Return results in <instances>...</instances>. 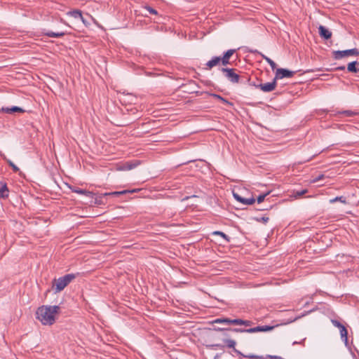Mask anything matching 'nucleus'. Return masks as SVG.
Segmentation results:
<instances>
[{"mask_svg": "<svg viewBox=\"0 0 359 359\" xmlns=\"http://www.w3.org/2000/svg\"><path fill=\"white\" fill-rule=\"evenodd\" d=\"M60 309L58 306H41L36 312V318L44 325H52L55 322Z\"/></svg>", "mask_w": 359, "mask_h": 359, "instance_id": "obj_1", "label": "nucleus"}, {"mask_svg": "<svg viewBox=\"0 0 359 359\" xmlns=\"http://www.w3.org/2000/svg\"><path fill=\"white\" fill-rule=\"evenodd\" d=\"M76 275L73 273L67 274L58 279L54 280V284L53 286V290L55 292H59L64 290L74 278Z\"/></svg>", "mask_w": 359, "mask_h": 359, "instance_id": "obj_2", "label": "nucleus"}, {"mask_svg": "<svg viewBox=\"0 0 359 359\" xmlns=\"http://www.w3.org/2000/svg\"><path fill=\"white\" fill-rule=\"evenodd\" d=\"M273 329V326L264 325V326H257L253 328L250 329H241V328H233L231 329V331L234 332H248V333H254L257 332H267L272 330Z\"/></svg>", "mask_w": 359, "mask_h": 359, "instance_id": "obj_3", "label": "nucleus"}, {"mask_svg": "<svg viewBox=\"0 0 359 359\" xmlns=\"http://www.w3.org/2000/svg\"><path fill=\"white\" fill-rule=\"evenodd\" d=\"M221 71L230 82L233 83H238L239 82L240 76L236 72V70L235 69L223 67Z\"/></svg>", "mask_w": 359, "mask_h": 359, "instance_id": "obj_4", "label": "nucleus"}, {"mask_svg": "<svg viewBox=\"0 0 359 359\" xmlns=\"http://www.w3.org/2000/svg\"><path fill=\"white\" fill-rule=\"evenodd\" d=\"M332 55L335 60H340L349 55H359V50L357 48L345 50H335L333 51Z\"/></svg>", "mask_w": 359, "mask_h": 359, "instance_id": "obj_5", "label": "nucleus"}, {"mask_svg": "<svg viewBox=\"0 0 359 359\" xmlns=\"http://www.w3.org/2000/svg\"><path fill=\"white\" fill-rule=\"evenodd\" d=\"M224 341L226 344L227 347L233 348L234 352H236L237 354H238L243 357H248L250 358H261L260 356L255 355H243L241 352H240L239 351H238L237 349L235 348V346H236V343L233 339H224Z\"/></svg>", "mask_w": 359, "mask_h": 359, "instance_id": "obj_6", "label": "nucleus"}, {"mask_svg": "<svg viewBox=\"0 0 359 359\" xmlns=\"http://www.w3.org/2000/svg\"><path fill=\"white\" fill-rule=\"evenodd\" d=\"M294 72L290 71L286 69L279 68L276 70L275 79L276 80L282 79L283 78H291L294 76Z\"/></svg>", "mask_w": 359, "mask_h": 359, "instance_id": "obj_7", "label": "nucleus"}, {"mask_svg": "<svg viewBox=\"0 0 359 359\" xmlns=\"http://www.w3.org/2000/svg\"><path fill=\"white\" fill-rule=\"evenodd\" d=\"M140 164L139 161H128L125 162L121 165H119L117 168L118 170L125 171V170H130L135 168H136Z\"/></svg>", "mask_w": 359, "mask_h": 359, "instance_id": "obj_8", "label": "nucleus"}, {"mask_svg": "<svg viewBox=\"0 0 359 359\" xmlns=\"http://www.w3.org/2000/svg\"><path fill=\"white\" fill-rule=\"evenodd\" d=\"M257 88H259L263 92H271L275 90L276 87V80H274L272 82L259 84L257 86Z\"/></svg>", "mask_w": 359, "mask_h": 359, "instance_id": "obj_9", "label": "nucleus"}, {"mask_svg": "<svg viewBox=\"0 0 359 359\" xmlns=\"http://www.w3.org/2000/svg\"><path fill=\"white\" fill-rule=\"evenodd\" d=\"M236 52L235 49H229L226 53H224V55L220 59L222 60V65L223 66H226L229 64L230 57L234 54Z\"/></svg>", "mask_w": 359, "mask_h": 359, "instance_id": "obj_10", "label": "nucleus"}, {"mask_svg": "<svg viewBox=\"0 0 359 359\" xmlns=\"http://www.w3.org/2000/svg\"><path fill=\"white\" fill-rule=\"evenodd\" d=\"M318 30L319 34L322 38H324L325 39H329L331 38L332 32L329 29L325 28L324 26L320 25L318 27Z\"/></svg>", "mask_w": 359, "mask_h": 359, "instance_id": "obj_11", "label": "nucleus"}, {"mask_svg": "<svg viewBox=\"0 0 359 359\" xmlns=\"http://www.w3.org/2000/svg\"><path fill=\"white\" fill-rule=\"evenodd\" d=\"M233 196L238 201H240L245 205H252L255 201V199L253 197L250 198H244L240 196L238 194H233Z\"/></svg>", "mask_w": 359, "mask_h": 359, "instance_id": "obj_12", "label": "nucleus"}, {"mask_svg": "<svg viewBox=\"0 0 359 359\" xmlns=\"http://www.w3.org/2000/svg\"><path fill=\"white\" fill-rule=\"evenodd\" d=\"M2 112L7 113V114H12L14 112H19V113H23L25 110L19 107H12L11 108L9 107H2L0 110Z\"/></svg>", "mask_w": 359, "mask_h": 359, "instance_id": "obj_13", "label": "nucleus"}, {"mask_svg": "<svg viewBox=\"0 0 359 359\" xmlns=\"http://www.w3.org/2000/svg\"><path fill=\"white\" fill-rule=\"evenodd\" d=\"M220 62L222 63L220 57H213L205 64V65L208 69H211L212 67L218 65Z\"/></svg>", "mask_w": 359, "mask_h": 359, "instance_id": "obj_14", "label": "nucleus"}, {"mask_svg": "<svg viewBox=\"0 0 359 359\" xmlns=\"http://www.w3.org/2000/svg\"><path fill=\"white\" fill-rule=\"evenodd\" d=\"M339 332L341 335V338L342 341L344 342L345 345H348V331L344 325L341 326L339 329Z\"/></svg>", "mask_w": 359, "mask_h": 359, "instance_id": "obj_15", "label": "nucleus"}, {"mask_svg": "<svg viewBox=\"0 0 359 359\" xmlns=\"http://www.w3.org/2000/svg\"><path fill=\"white\" fill-rule=\"evenodd\" d=\"M8 189L6 183L0 182V198L8 196Z\"/></svg>", "mask_w": 359, "mask_h": 359, "instance_id": "obj_16", "label": "nucleus"}, {"mask_svg": "<svg viewBox=\"0 0 359 359\" xmlns=\"http://www.w3.org/2000/svg\"><path fill=\"white\" fill-rule=\"evenodd\" d=\"M134 192H136V189H133V190H123V191H114V192H109V193H104V194H102V196H120V195L126 194L127 193H134Z\"/></svg>", "mask_w": 359, "mask_h": 359, "instance_id": "obj_17", "label": "nucleus"}, {"mask_svg": "<svg viewBox=\"0 0 359 359\" xmlns=\"http://www.w3.org/2000/svg\"><path fill=\"white\" fill-rule=\"evenodd\" d=\"M231 324L238 325L250 326L252 325V322L250 320H244L242 319H233V320H231Z\"/></svg>", "mask_w": 359, "mask_h": 359, "instance_id": "obj_18", "label": "nucleus"}, {"mask_svg": "<svg viewBox=\"0 0 359 359\" xmlns=\"http://www.w3.org/2000/svg\"><path fill=\"white\" fill-rule=\"evenodd\" d=\"M67 15L71 16L75 19H81L83 20L82 13L80 10H73L68 11Z\"/></svg>", "mask_w": 359, "mask_h": 359, "instance_id": "obj_19", "label": "nucleus"}, {"mask_svg": "<svg viewBox=\"0 0 359 359\" xmlns=\"http://www.w3.org/2000/svg\"><path fill=\"white\" fill-rule=\"evenodd\" d=\"M43 34L48 37L58 38V37H62V36H65L66 34V33L64 32H51V31H47V32H44Z\"/></svg>", "mask_w": 359, "mask_h": 359, "instance_id": "obj_20", "label": "nucleus"}, {"mask_svg": "<svg viewBox=\"0 0 359 359\" xmlns=\"http://www.w3.org/2000/svg\"><path fill=\"white\" fill-rule=\"evenodd\" d=\"M72 191L79 194H83L88 197H93V192L79 188L72 189Z\"/></svg>", "mask_w": 359, "mask_h": 359, "instance_id": "obj_21", "label": "nucleus"}, {"mask_svg": "<svg viewBox=\"0 0 359 359\" xmlns=\"http://www.w3.org/2000/svg\"><path fill=\"white\" fill-rule=\"evenodd\" d=\"M357 64V62H352L348 64L347 69L348 72H358L359 70L358 68H356L355 65Z\"/></svg>", "mask_w": 359, "mask_h": 359, "instance_id": "obj_22", "label": "nucleus"}, {"mask_svg": "<svg viewBox=\"0 0 359 359\" xmlns=\"http://www.w3.org/2000/svg\"><path fill=\"white\" fill-rule=\"evenodd\" d=\"M231 320L229 318H217L214 320L215 323H226L231 325Z\"/></svg>", "mask_w": 359, "mask_h": 359, "instance_id": "obj_23", "label": "nucleus"}, {"mask_svg": "<svg viewBox=\"0 0 359 359\" xmlns=\"http://www.w3.org/2000/svg\"><path fill=\"white\" fill-rule=\"evenodd\" d=\"M213 235H217V236H222L224 239H225L227 242L229 241V238L227 235H226L224 233H223L222 231H215L212 233Z\"/></svg>", "mask_w": 359, "mask_h": 359, "instance_id": "obj_24", "label": "nucleus"}, {"mask_svg": "<svg viewBox=\"0 0 359 359\" xmlns=\"http://www.w3.org/2000/svg\"><path fill=\"white\" fill-rule=\"evenodd\" d=\"M337 201H340L343 203H346V200L344 199V198L343 196H337V197L330 200V203H334Z\"/></svg>", "mask_w": 359, "mask_h": 359, "instance_id": "obj_25", "label": "nucleus"}, {"mask_svg": "<svg viewBox=\"0 0 359 359\" xmlns=\"http://www.w3.org/2000/svg\"><path fill=\"white\" fill-rule=\"evenodd\" d=\"M264 60L267 62V63L271 66L272 69H274L276 67V64L269 57L264 56Z\"/></svg>", "mask_w": 359, "mask_h": 359, "instance_id": "obj_26", "label": "nucleus"}, {"mask_svg": "<svg viewBox=\"0 0 359 359\" xmlns=\"http://www.w3.org/2000/svg\"><path fill=\"white\" fill-rule=\"evenodd\" d=\"M342 114H345L347 116H353L358 114L357 112L351 110L344 111Z\"/></svg>", "mask_w": 359, "mask_h": 359, "instance_id": "obj_27", "label": "nucleus"}, {"mask_svg": "<svg viewBox=\"0 0 359 359\" xmlns=\"http://www.w3.org/2000/svg\"><path fill=\"white\" fill-rule=\"evenodd\" d=\"M331 323L334 327H337L338 329H339L341 326L344 325L339 321L334 319L331 320Z\"/></svg>", "mask_w": 359, "mask_h": 359, "instance_id": "obj_28", "label": "nucleus"}, {"mask_svg": "<svg viewBox=\"0 0 359 359\" xmlns=\"http://www.w3.org/2000/svg\"><path fill=\"white\" fill-rule=\"evenodd\" d=\"M144 8L151 15H157L158 14L157 11L150 6H145Z\"/></svg>", "mask_w": 359, "mask_h": 359, "instance_id": "obj_29", "label": "nucleus"}, {"mask_svg": "<svg viewBox=\"0 0 359 359\" xmlns=\"http://www.w3.org/2000/svg\"><path fill=\"white\" fill-rule=\"evenodd\" d=\"M8 165L13 168V170L14 172H18L19 170V168L11 161V160H6Z\"/></svg>", "mask_w": 359, "mask_h": 359, "instance_id": "obj_30", "label": "nucleus"}, {"mask_svg": "<svg viewBox=\"0 0 359 359\" xmlns=\"http://www.w3.org/2000/svg\"><path fill=\"white\" fill-rule=\"evenodd\" d=\"M324 178H325V175L322 174V175H320L318 177L313 178V180H311V183H316V182H318V181H320L321 180H323Z\"/></svg>", "mask_w": 359, "mask_h": 359, "instance_id": "obj_31", "label": "nucleus"}, {"mask_svg": "<svg viewBox=\"0 0 359 359\" xmlns=\"http://www.w3.org/2000/svg\"><path fill=\"white\" fill-rule=\"evenodd\" d=\"M269 194V192L268 193H266L264 194H262V195H259L258 197H257V203H261L262 202L264 201L265 197Z\"/></svg>", "mask_w": 359, "mask_h": 359, "instance_id": "obj_32", "label": "nucleus"}, {"mask_svg": "<svg viewBox=\"0 0 359 359\" xmlns=\"http://www.w3.org/2000/svg\"><path fill=\"white\" fill-rule=\"evenodd\" d=\"M307 192H308L307 189H303L302 191H297L295 192V196H301L304 195V194H306Z\"/></svg>", "mask_w": 359, "mask_h": 359, "instance_id": "obj_33", "label": "nucleus"}, {"mask_svg": "<svg viewBox=\"0 0 359 359\" xmlns=\"http://www.w3.org/2000/svg\"><path fill=\"white\" fill-rule=\"evenodd\" d=\"M102 196H100L95 198V204H96V205L102 204Z\"/></svg>", "mask_w": 359, "mask_h": 359, "instance_id": "obj_34", "label": "nucleus"}, {"mask_svg": "<svg viewBox=\"0 0 359 359\" xmlns=\"http://www.w3.org/2000/svg\"><path fill=\"white\" fill-rule=\"evenodd\" d=\"M212 96L219 100H223V97L222 96H220L219 95L212 94Z\"/></svg>", "mask_w": 359, "mask_h": 359, "instance_id": "obj_35", "label": "nucleus"}, {"mask_svg": "<svg viewBox=\"0 0 359 359\" xmlns=\"http://www.w3.org/2000/svg\"><path fill=\"white\" fill-rule=\"evenodd\" d=\"M222 102H224L226 104L232 105V103L226 100V99L223 98V100H221Z\"/></svg>", "mask_w": 359, "mask_h": 359, "instance_id": "obj_36", "label": "nucleus"}, {"mask_svg": "<svg viewBox=\"0 0 359 359\" xmlns=\"http://www.w3.org/2000/svg\"><path fill=\"white\" fill-rule=\"evenodd\" d=\"M261 221H262L264 223H266L269 221V217H263L261 218Z\"/></svg>", "mask_w": 359, "mask_h": 359, "instance_id": "obj_37", "label": "nucleus"}, {"mask_svg": "<svg viewBox=\"0 0 359 359\" xmlns=\"http://www.w3.org/2000/svg\"><path fill=\"white\" fill-rule=\"evenodd\" d=\"M213 346H215V347H216V348H220V349H222V348H224V346H223L222 345L219 344H214V345H213Z\"/></svg>", "mask_w": 359, "mask_h": 359, "instance_id": "obj_38", "label": "nucleus"}, {"mask_svg": "<svg viewBox=\"0 0 359 359\" xmlns=\"http://www.w3.org/2000/svg\"><path fill=\"white\" fill-rule=\"evenodd\" d=\"M81 21L83 22V23L85 25H88V23L86 22V20L83 18V20H81Z\"/></svg>", "mask_w": 359, "mask_h": 359, "instance_id": "obj_39", "label": "nucleus"}, {"mask_svg": "<svg viewBox=\"0 0 359 359\" xmlns=\"http://www.w3.org/2000/svg\"><path fill=\"white\" fill-rule=\"evenodd\" d=\"M337 69L344 70V69H345V67L344 66L339 67L337 68Z\"/></svg>", "mask_w": 359, "mask_h": 359, "instance_id": "obj_40", "label": "nucleus"}, {"mask_svg": "<svg viewBox=\"0 0 359 359\" xmlns=\"http://www.w3.org/2000/svg\"><path fill=\"white\" fill-rule=\"evenodd\" d=\"M225 330V329H224V328H219V329H218V330H220V331H221V330Z\"/></svg>", "mask_w": 359, "mask_h": 359, "instance_id": "obj_41", "label": "nucleus"}, {"mask_svg": "<svg viewBox=\"0 0 359 359\" xmlns=\"http://www.w3.org/2000/svg\"><path fill=\"white\" fill-rule=\"evenodd\" d=\"M299 344V343H298V342H297V341H294V342L293 343V344Z\"/></svg>", "mask_w": 359, "mask_h": 359, "instance_id": "obj_42", "label": "nucleus"}]
</instances>
